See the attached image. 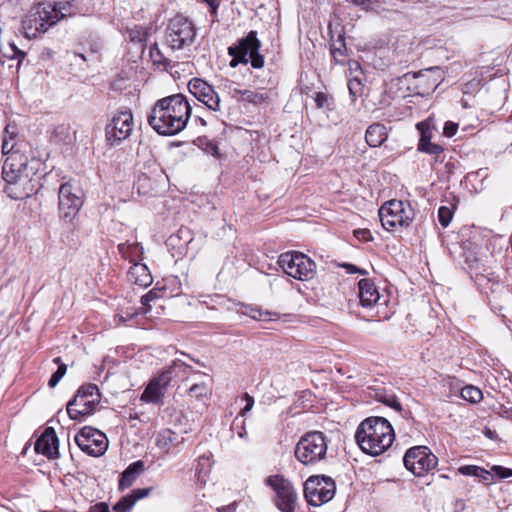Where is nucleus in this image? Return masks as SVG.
Wrapping results in <instances>:
<instances>
[{
    "label": "nucleus",
    "mask_w": 512,
    "mask_h": 512,
    "mask_svg": "<svg viewBox=\"0 0 512 512\" xmlns=\"http://www.w3.org/2000/svg\"><path fill=\"white\" fill-rule=\"evenodd\" d=\"M191 115V106L182 94L159 99L154 104L147 121L160 135L172 136L181 132Z\"/></svg>",
    "instance_id": "obj_1"
},
{
    "label": "nucleus",
    "mask_w": 512,
    "mask_h": 512,
    "mask_svg": "<svg viewBox=\"0 0 512 512\" xmlns=\"http://www.w3.org/2000/svg\"><path fill=\"white\" fill-rule=\"evenodd\" d=\"M355 439L364 453L378 456L392 445L395 433L386 418L368 417L358 426Z\"/></svg>",
    "instance_id": "obj_2"
},
{
    "label": "nucleus",
    "mask_w": 512,
    "mask_h": 512,
    "mask_svg": "<svg viewBox=\"0 0 512 512\" xmlns=\"http://www.w3.org/2000/svg\"><path fill=\"white\" fill-rule=\"evenodd\" d=\"M328 440L321 431H309L297 442L294 454L296 459L305 466H313L324 460L327 455Z\"/></svg>",
    "instance_id": "obj_3"
},
{
    "label": "nucleus",
    "mask_w": 512,
    "mask_h": 512,
    "mask_svg": "<svg viewBox=\"0 0 512 512\" xmlns=\"http://www.w3.org/2000/svg\"><path fill=\"white\" fill-rule=\"evenodd\" d=\"M261 42L256 31H250L246 37L239 39L234 45L228 47V54L232 57L231 67L238 64H247L249 61L254 69L264 66V56L259 53Z\"/></svg>",
    "instance_id": "obj_4"
},
{
    "label": "nucleus",
    "mask_w": 512,
    "mask_h": 512,
    "mask_svg": "<svg viewBox=\"0 0 512 512\" xmlns=\"http://www.w3.org/2000/svg\"><path fill=\"white\" fill-rule=\"evenodd\" d=\"M100 402L101 394L96 384L82 385L67 403V414L72 420H81L83 417L92 415Z\"/></svg>",
    "instance_id": "obj_5"
},
{
    "label": "nucleus",
    "mask_w": 512,
    "mask_h": 512,
    "mask_svg": "<svg viewBox=\"0 0 512 512\" xmlns=\"http://www.w3.org/2000/svg\"><path fill=\"white\" fill-rule=\"evenodd\" d=\"M379 218L384 229L390 231L393 228L408 227L415 212L409 202L401 200H390L379 209Z\"/></svg>",
    "instance_id": "obj_6"
},
{
    "label": "nucleus",
    "mask_w": 512,
    "mask_h": 512,
    "mask_svg": "<svg viewBox=\"0 0 512 512\" xmlns=\"http://www.w3.org/2000/svg\"><path fill=\"white\" fill-rule=\"evenodd\" d=\"M278 263L288 276L300 281H309L316 274L315 262L301 252L283 253Z\"/></svg>",
    "instance_id": "obj_7"
},
{
    "label": "nucleus",
    "mask_w": 512,
    "mask_h": 512,
    "mask_svg": "<svg viewBox=\"0 0 512 512\" xmlns=\"http://www.w3.org/2000/svg\"><path fill=\"white\" fill-rule=\"evenodd\" d=\"M196 36L192 22L183 16H176L169 21L165 32V43L172 50H181L190 46Z\"/></svg>",
    "instance_id": "obj_8"
},
{
    "label": "nucleus",
    "mask_w": 512,
    "mask_h": 512,
    "mask_svg": "<svg viewBox=\"0 0 512 512\" xmlns=\"http://www.w3.org/2000/svg\"><path fill=\"white\" fill-rule=\"evenodd\" d=\"M335 481L325 475L310 476L304 483V496L312 506H321L333 499Z\"/></svg>",
    "instance_id": "obj_9"
},
{
    "label": "nucleus",
    "mask_w": 512,
    "mask_h": 512,
    "mask_svg": "<svg viewBox=\"0 0 512 512\" xmlns=\"http://www.w3.org/2000/svg\"><path fill=\"white\" fill-rule=\"evenodd\" d=\"M59 212L65 222H72L83 204V191L77 183L66 182L59 188Z\"/></svg>",
    "instance_id": "obj_10"
},
{
    "label": "nucleus",
    "mask_w": 512,
    "mask_h": 512,
    "mask_svg": "<svg viewBox=\"0 0 512 512\" xmlns=\"http://www.w3.org/2000/svg\"><path fill=\"white\" fill-rule=\"evenodd\" d=\"M265 483L275 492L274 504L281 512H295L297 493L292 483L282 475H272Z\"/></svg>",
    "instance_id": "obj_11"
},
{
    "label": "nucleus",
    "mask_w": 512,
    "mask_h": 512,
    "mask_svg": "<svg viewBox=\"0 0 512 512\" xmlns=\"http://www.w3.org/2000/svg\"><path fill=\"white\" fill-rule=\"evenodd\" d=\"M3 178L8 183L28 181L35 174L29 166L28 157L20 150L12 151L6 156L2 167Z\"/></svg>",
    "instance_id": "obj_12"
},
{
    "label": "nucleus",
    "mask_w": 512,
    "mask_h": 512,
    "mask_svg": "<svg viewBox=\"0 0 512 512\" xmlns=\"http://www.w3.org/2000/svg\"><path fill=\"white\" fill-rule=\"evenodd\" d=\"M403 462L407 470L421 477L437 466L438 458L427 446H414L406 451Z\"/></svg>",
    "instance_id": "obj_13"
},
{
    "label": "nucleus",
    "mask_w": 512,
    "mask_h": 512,
    "mask_svg": "<svg viewBox=\"0 0 512 512\" xmlns=\"http://www.w3.org/2000/svg\"><path fill=\"white\" fill-rule=\"evenodd\" d=\"M75 442L83 452L94 457L103 455L108 448L106 435L91 426L83 427L76 434Z\"/></svg>",
    "instance_id": "obj_14"
},
{
    "label": "nucleus",
    "mask_w": 512,
    "mask_h": 512,
    "mask_svg": "<svg viewBox=\"0 0 512 512\" xmlns=\"http://www.w3.org/2000/svg\"><path fill=\"white\" fill-rule=\"evenodd\" d=\"M55 23L53 13L43 6H38L22 22L24 36L28 39L35 38L39 33L46 32Z\"/></svg>",
    "instance_id": "obj_15"
},
{
    "label": "nucleus",
    "mask_w": 512,
    "mask_h": 512,
    "mask_svg": "<svg viewBox=\"0 0 512 512\" xmlns=\"http://www.w3.org/2000/svg\"><path fill=\"white\" fill-rule=\"evenodd\" d=\"M133 124L131 110L118 111L105 128L107 141L113 145L126 140L133 130Z\"/></svg>",
    "instance_id": "obj_16"
},
{
    "label": "nucleus",
    "mask_w": 512,
    "mask_h": 512,
    "mask_svg": "<svg viewBox=\"0 0 512 512\" xmlns=\"http://www.w3.org/2000/svg\"><path fill=\"white\" fill-rule=\"evenodd\" d=\"M190 93L208 109L220 111L221 100L213 86L200 78H193L188 83Z\"/></svg>",
    "instance_id": "obj_17"
},
{
    "label": "nucleus",
    "mask_w": 512,
    "mask_h": 512,
    "mask_svg": "<svg viewBox=\"0 0 512 512\" xmlns=\"http://www.w3.org/2000/svg\"><path fill=\"white\" fill-rule=\"evenodd\" d=\"M35 451L49 459L57 458L59 455V441L55 430L47 427L35 442Z\"/></svg>",
    "instance_id": "obj_18"
},
{
    "label": "nucleus",
    "mask_w": 512,
    "mask_h": 512,
    "mask_svg": "<svg viewBox=\"0 0 512 512\" xmlns=\"http://www.w3.org/2000/svg\"><path fill=\"white\" fill-rule=\"evenodd\" d=\"M127 282L130 285L139 286V288H148L152 282L153 277L145 264L135 263L127 272Z\"/></svg>",
    "instance_id": "obj_19"
},
{
    "label": "nucleus",
    "mask_w": 512,
    "mask_h": 512,
    "mask_svg": "<svg viewBox=\"0 0 512 512\" xmlns=\"http://www.w3.org/2000/svg\"><path fill=\"white\" fill-rule=\"evenodd\" d=\"M230 94L237 101L247 102L254 106L262 105L269 100V94L266 91L234 88Z\"/></svg>",
    "instance_id": "obj_20"
},
{
    "label": "nucleus",
    "mask_w": 512,
    "mask_h": 512,
    "mask_svg": "<svg viewBox=\"0 0 512 512\" xmlns=\"http://www.w3.org/2000/svg\"><path fill=\"white\" fill-rule=\"evenodd\" d=\"M165 178L162 171L157 173L155 176H151L147 173H141L136 182L135 186L140 195H148L153 191H156L159 183Z\"/></svg>",
    "instance_id": "obj_21"
},
{
    "label": "nucleus",
    "mask_w": 512,
    "mask_h": 512,
    "mask_svg": "<svg viewBox=\"0 0 512 512\" xmlns=\"http://www.w3.org/2000/svg\"><path fill=\"white\" fill-rule=\"evenodd\" d=\"M145 466L142 460H137L131 463L121 474L119 479V489L125 490L129 488L137 479V477L144 471Z\"/></svg>",
    "instance_id": "obj_22"
},
{
    "label": "nucleus",
    "mask_w": 512,
    "mask_h": 512,
    "mask_svg": "<svg viewBox=\"0 0 512 512\" xmlns=\"http://www.w3.org/2000/svg\"><path fill=\"white\" fill-rule=\"evenodd\" d=\"M387 137L386 127L380 123L371 124L365 134L366 143L373 148L381 146L386 141Z\"/></svg>",
    "instance_id": "obj_23"
},
{
    "label": "nucleus",
    "mask_w": 512,
    "mask_h": 512,
    "mask_svg": "<svg viewBox=\"0 0 512 512\" xmlns=\"http://www.w3.org/2000/svg\"><path fill=\"white\" fill-rule=\"evenodd\" d=\"M179 368L192 369L191 366L177 359L174 360L172 364L168 368L164 369L157 377L153 378V380L157 381L164 390H167L173 377L177 375V369Z\"/></svg>",
    "instance_id": "obj_24"
},
{
    "label": "nucleus",
    "mask_w": 512,
    "mask_h": 512,
    "mask_svg": "<svg viewBox=\"0 0 512 512\" xmlns=\"http://www.w3.org/2000/svg\"><path fill=\"white\" fill-rule=\"evenodd\" d=\"M371 397L376 401L392 408L396 412L400 413L402 411V405L397 396L386 388L373 389V394H371Z\"/></svg>",
    "instance_id": "obj_25"
},
{
    "label": "nucleus",
    "mask_w": 512,
    "mask_h": 512,
    "mask_svg": "<svg viewBox=\"0 0 512 512\" xmlns=\"http://www.w3.org/2000/svg\"><path fill=\"white\" fill-rule=\"evenodd\" d=\"M165 392L166 390L152 379L141 394L140 400L145 403L162 404Z\"/></svg>",
    "instance_id": "obj_26"
},
{
    "label": "nucleus",
    "mask_w": 512,
    "mask_h": 512,
    "mask_svg": "<svg viewBox=\"0 0 512 512\" xmlns=\"http://www.w3.org/2000/svg\"><path fill=\"white\" fill-rule=\"evenodd\" d=\"M357 297L364 308L385 305L388 301L386 297L379 293V290H358Z\"/></svg>",
    "instance_id": "obj_27"
},
{
    "label": "nucleus",
    "mask_w": 512,
    "mask_h": 512,
    "mask_svg": "<svg viewBox=\"0 0 512 512\" xmlns=\"http://www.w3.org/2000/svg\"><path fill=\"white\" fill-rule=\"evenodd\" d=\"M178 443V435L171 429H163L156 435L155 445L166 454L169 452L171 446Z\"/></svg>",
    "instance_id": "obj_28"
},
{
    "label": "nucleus",
    "mask_w": 512,
    "mask_h": 512,
    "mask_svg": "<svg viewBox=\"0 0 512 512\" xmlns=\"http://www.w3.org/2000/svg\"><path fill=\"white\" fill-rule=\"evenodd\" d=\"M51 12L54 15V20L57 21L59 18L75 16L79 10L76 0H72L57 3Z\"/></svg>",
    "instance_id": "obj_29"
},
{
    "label": "nucleus",
    "mask_w": 512,
    "mask_h": 512,
    "mask_svg": "<svg viewBox=\"0 0 512 512\" xmlns=\"http://www.w3.org/2000/svg\"><path fill=\"white\" fill-rule=\"evenodd\" d=\"M458 473L465 476L477 477L483 482H488L491 478L489 471L476 465H463L458 468Z\"/></svg>",
    "instance_id": "obj_30"
},
{
    "label": "nucleus",
    "mask_w": 512,
    "mask_h": 512,
    "mask_svg": "<svg viewBox=\"0 0 512 512\" xmlns=\"http://www.w3.org/2000/svg\"><path fill=\"white\" fill-rule=\"evenodd\" d=\"M15 132L10 131V126L7 125L4 129V135L2 140V153L3 155H8L9 153H12V151L19 150L17 148V143L15 141Z\"/></svg>",
    "instance_id": "obj_31"
},
{
    "label": "nucleus",
    "mask_w": 512,
    "mask_h": 512,
    "mask_svg": "<svg viewBox=\"0 0 512 512\" xmlns=\"http://www.w3.org/2000/svg\"><path fill=\"white\" fill-rule=\"evenodd\" d=\"M240 312L244 315H248L251 318L259 321H266L270 319L271 313L268 311H262L260 308L253 307L251 305H241Z\"/></svg>",
    "instance_id": "obj_32"
},
{
    "label": "nucleus",
    "mask_w": 512,
    "mask_h": 512,
    "mask_svg": "<svg viewBox=\"0 0 512 512\" xmlns=\"http://www.w3.org/2000/svg\"><path fill=\"white\" fill-rule=\"evenodd\" d=\"M461 397L470 403H478L482 400L483 394L478 387L467 385L461 389Z\"/></svg>",
    "instance_id": "obj_33"
},
{
    "label": "nucleus",
    "mask_w": 512,
    "mask_h": 512,
    "mask_svg": "<svg viewBox=\"0 0 512 512\" xmlns=\"http://www.w3.org/2000/svg\"><path fill=\"white\" fill-rule=\"evenodd\" d=\"M118 250L123 257H138L143 253V247L139 243H121L118 245Z\"/></svg>",
    "instance_id": "obj_34"
},
{
    "label": "nucleus",
    "mask_w": 512,
    "mask_h": 512,
    "mask_svg": "<svg viewBox=\"0 0 512 512\" xmlns=\"http://www.w3.org/2000/svg\"><path fill=\"white\" fill-rule=\"evenodd\" d=\"M53 362L58 364L57 370L51 375L48 385L50 388H54L60 380L64 377L67 371V366L61 361L60 357H56Z\"/></svg>",
    "instance_id": "obj_35"
},
{
    "label": "nucleus",
    "mask_w": 512,
    "mask_h": 512,
    "mask_svg": "<svg viewBox=\"0 0 512 512\" xmlns=\"http://www.w3.org/2000/svg\"><path fill=\"white\" fill-rule=\"evenodd\" d=\"M149 54L155 65H161L164 68L170 67V60L164 56L157 43L151 45Z\"/></svg>",
    "instance_id": "obj_36"
},
{
    "label": "nucleus",
    "mask_w": 512,
    "mask_h": 512,
    "mask_svg": "<svg viewBox=\"0 0 512 512\" xmlns=\"http://www.w3.org/2000/svg\"><path fill=\"white\" fill-rule=\"evenodd\" d=\"M230 429L233 433H236L239 438H241V439L247 438L245 417H241L238 414L232 421Z\"/></svg>",
    "instance_id": "obj_37"
},
{
    "label": "nucleus",
    "mask_w": 512,
    "mask_h": 512,
    "mask_svg": "<svg viewBox=\"0 0 512 512\" xmlns=\"http://www.w3.org/2000/svg\"><path fill=\"white\" fill-rule=\"evenodd\" d=\"M210 394V389L206 383H196L189 388V395L196 399H202Z\"/></svg>",
    "instance_id": "obj_38"
},
{
    "label": "nucleus",
    "mask_w": 512,
    "mask_h": 512,
    "mask_svg": "<svg viewBox=\"0 0 512 512\" xmlns=\"http://www.w3.org/2000/svg\"><path fill=\"white\" fill-rule=\"evenodd\" d=\"M418 150L420 152L427 153L429 155H433L436 157V161H438V157L444 152V148L436 143H427V145L424 146V144H418Z\"/></svg>",
    "instance_id": "obj_39"
},
{
    "label": "nucleus",
    "mask_w": 512,
    "mask_h": 512,
    "mask_svg": "<svg viewBox=\"0 0 512 512\" xmlns=\"http://www.w3.org/2000/svg\"><path fill=\"white\" fill-rule=\"evenodd\" d=\"M134 501L129 495L122 497L113 507V512H129L134 506Z\"/></svg>",
    "instance_id": "obj_40"
},
{
    "label": "nucleus",
    "mask_w": 512,
    "mask_h": 512,
    "mask_svg": "<svg viewBox=\"0 0 512 512\" xmlns=\"http://www.w3.org/2000/svg\"><path fill=\"white\" fill-rule=\"evenodd\" d=\"M417 129L420 131V139L418 144H424L427 145V143H432V132L429 128V125L427 122H420L417 124Z\"/></svg>",
    "instance_id": "obj_41"
},
{
    "label": "nucleus",
    "mask_w": 512,
    "mask_h": 512,
    "mask_svg": "<svg viewBox=\"0 0 512 512\" xmlns=\"http://www.w3.org/2000/svg\"><path fill=\"white\" fill-rule=\"evenodd\" d=\"M504 296L503 290H491V294L489 295L488 299L491 304L492 309L496 312L498 311L501 313L505 307L503 305H499L496 301L498 299H502Z\"/></svg>",
    "instance_id": "obj_42"
},
{
    "label": "nucleus",
    "mask_w": 512,
    "mask_h": 512,
    "mask_svg": "<svg viewBox=\"0 0 512 512\" xmlns=\"http://www.w3.org/2000/svg\"><path fill=\"white\" fill-rule=\"evenodd\" d=\"M452 217L453 213L450 208L441 206L438 209V220L443 227H447L450 224Z\"/></svg>",
    "instance_id": "obj_43"
},
{
    "label": "nucleus",
    "mask_w": 512,
    "mask_h": 512,
    "mask_svg": "<svg viewBox=\"0 0 512 512\" xmlns=\"http://www.w3.org/2000/svg\"><path fill=\"white\" fill-rule=\"evenodd\" d=\"M315 104L318 109L327 108L330 109V99L329 96L324 92H317L315 94Z\"/></svg>",
    "instance_id": "obj_44"
},
{
    "label": "nucleus",
    "mask_w": 512,
    "mask_h": 512,
    "mask_svg": "<svg viewBox=\"0 0 512 512\" xmlns=\"http://www.w3.org/2000/svg\"><path fill=\"white\" fill-rule=\"evenodd\" d=\"M348 3H351L355 6H358L362 9L368 10L373 9L375 6L380 4V0H345Z\"/></svg>",
    "instance_id": "obj_45"
},
{
    "label": "nucleus",
    "mask_w": 512,
    "mask_h": 512,
    "mask_svg": "<svg viewBox=\"0 0 512 512\" xmlns=\"http://www.w3.org/2000/svg\"><path fill=\"white\" fill-rule=\"evenodd\" d=\"M9 48L13 52V55H9L6 53H4L3 55L5 57L11 58V59L17 58L18 66H19L21 64V62L23 61V59L25 58L26 53L24 51L20 50L14 42L9 43Z\"/></svg>",
    "instance_id": "obj_46"
},
{
    "label": "nucleus",
    "mask_w": 512,
    "mask_h": 512,
    "mask_svg": "<svg viewBox=\"0 0 512 512\" xmlns=\"http://www.w3.org/2000/svg\"><path fill=\"white\" fill-rule=\"evenodd\" d=\"M242 400L246 402V405L240 410L239 415L241 417H246L247 413L250 412L254 405V398L248 393H244L242 396Z\"/></svg>",
    "instance_id": "obj_47"
},
{
    "label": "nucleus",
    "mask_w": 512,
    "mask_h": 512,
    "mask_svg": "<svg viewBox=\"0 0 512 512\" xmlns=\"http://www.w3.org/2000/svg\"><path fill=\"white\" fill-rule=\"evenodd\" d=\"M158 298L157 294L154 290H149V292L141 297V304L143 313H147L150 310L149 302Z\"/></svg>",
    "instance_id": "obj_48"
},
{
    "label": "nucleus",
    "mask_w": 512,
    "mask_h": 512,
    "mask_svg": "<svg viewBox=\"0 0 512 512\" xmlns=\"http://www.w3.org/2000/svg\"><path fill=\"white\" fill-rule=\"evenodd\" d=\"M151 491V488H137V489H134L131 494H129V496L131 497V499H133L134 501V504L142 499V498H145L149 495Z\"/></svg>",
    "instance_id": "obj_49"
},
{
    "label": "nucleus",
    "mask_w": 512,
    "mask_h": 512,
    "mask_svg": "<svg viewBox=\"0 0 512 512\" xmlns=\"http://www.w3.org/2000/svg\"><path fill=\"white\" fill-rule=\"evenodd\" d=\"M457 130H458V123H455L452 121H447L444 124L443 135L448 138H451L456 134Z\"/></svg>",
    "instance_id": "obj_50"
},
{
    "label": "nucleus",
    "mask_w": 512,
    "mask_h": 512,
    "mask_svg": "<svg viewBox=\"0 0 512 512\" xmlns=\"http://www.w3.org/2000/svg\"><path fill=\"white\" fill-rule=\"evenodd\" d=\"M338 266L346 269V272L348 274H355V273L360 274V275L367 274L366 270L358 268L357 266L350 264V263H341V264H338Z\"/></svg>",
    "instance_id": "obj_51"
},
{
    "label": "nucleus",
    "mask_w": 512,
    "mask_h": 512,
    "mask_svg": "<svg viewBox=\"0 0 512 512\" xmlns=\"http://www.w3.org/2000/svg\"><path fill=\"white\" fill-rule=\"evenodd\" d=\"M492 470L501 479L512 477V469L503 466H493Z\"/></svg>",
    "instance_id": "obj_52"
},
{
    "label": "nucleus",
    "mask_w": 512,
    "mask_h": 512,
    "mask_svg": "<svg viewBox=\"0 0 512 512\" xmlns=\"http://www.w3.org/2000/svg\"><path fill=\"white\" fill-rule=\"evenodd\" d=\"M348 89L352 98L355 99L361 89V82L358 79L350 80L348 82Z\"/></svg>",
    "instance_id": "obj_53"
},
{
    "label": "nucleus",
    "mask_w": 512,
    "mask_h": 512,
    "mask_svg": "<svg viewBox=\"0 0 512 512\" xmlns=\"http://www.w3.org/2000/svg\"><path fill=\"white\" fill-rule=\"evenodd\" d=\"M354 234L360 240L370 241L373 239L371 232L368 229L355 230Z\"/></svg>",
    "instance_id": "obj_54"
},
{
    "label": "nucleus",
    "mask_w": 512,
    "mask_h": 512,
    "mask_svg": "<svg viewBox=\"0 0 512 512\" xmlns=\"http://www.w3.org/2000/svg\"><path fill=\"white\" fill-rule=\"evenodd\" d=\"M88 512H110V509L107 503L99 502L91 506Z\"/></svg>",
    "instance_id": "obj_55"
},
{
    "label": "nucleus",
    "mask_w": 512,
    "mask_h": 512,
    "mask_svg": "<svg viewBox=\"0 0 512 512\" xmlns=\"http://www.w3.org/2000/svg\"><path fill=\"white\" fill-rule=\"evenodd\" d=\"M498 413L501 417L512 420V405L509 407L502 405Z\"/></svg>",
    "instance_id": "obj_56"
},
{
    "label": "nucleus",
    "mask_w": 512,
    "mask_h": 512,
    "mask_svg": "<svg viewBox=\"0 0 512 512\" xmlns=\"http://www.w3.org/2000/svg\"><path fill=\"white\" fill-rule=\"evenodd\" d=\"M207 3L211 9V14H216V11L220 5L221 0H202Z\"/></svg>",
    "instance_id": "obj_57"
},
{
    "label": "nucleus",
    "mask_w": 512,
    "mask_h": 512,
    "mask_svg": "<svg viewBox=\"0 0 512 512\" xmlns=\"http://www.w3.org/2000/svg\"><path fill=\"white\" fill-rule=\"evenodd\" d=\"M372 286V281L367 278H363L358 282V288H372Z\"/></svg>",
    "instance_id": "obj_58"
},
{
    "label": "nucleus",
    "mask_w": 512,
    "mask_h": 512,
    "mask_svg": "<svg viewBox=\"0 0 512 512\" xmlns=\"http://www.w3.org/2000/svg\"><path fill=\"white\" fill-rule=\"evenodd\" d=\"M484 435L491 440H495L497 438V433L487 427L484 429Z\"/></svg>",
    "instance_id": "obj_59"
},
{
    "label": "nucleus",
    "mask_w": 512,
    "mask_h": 512,
    "mask_svg": "<svg viewBox=\"0 0 512 512\" xmlns=\"http://www.w3.org/2000/svg\"><path fill=\"white\" fill-rule=\"evenodd\" d=\"M235 507H236V502H233L227 506H222L220 508H217V511L218 512H228L230 510H235Z\"/></svg>",
    "instance_id": "obj_60"
},
{
    "label": "nucleus",
    "mask_w": 512,
    "mask_h": 512,
    "mask_svg": "<svg viewBox=\"0 0 512 512\" xmlns=\"http://www.w3.org/2000/svg\"><path fill=\"white\" fill-rule=\"evenodd\" d=\"M134 420H139V416H138V414L136 412H130V414H129V421L131 423L130 424L131 427H135V424L132 423V421H134Z\"/></svg>",
    "instance_id": "obj_61"
},
{
    "label": "nucleus",
    "mask_w": 512,
    "mask_h": 512,
    "mask_svg": "<svg viewBox=\"0 0 512 512\" xmlns=\"http://www.w3.org/2000/svg\"><path fill=\"white\" fill-rule=\"evenodd\" d=\"M332 55L337 60L338 55L339 56H343L344 54H343L341 49H333L332 50Z\"/></svg>",
    "instance_id": "obj_62"
},
{
    "label": "nucleus",
    "mask_w": 512,
    "mask_h": 512,
    "mask_svg": "<svg viewBox=\"0 0 512 512\" xmlns=\"http://www.w3.org/2000/svg\"><path fill=\"white\" fill-rule=\"evenodd\" d=\"M507 296L509 297L510 300H512V293H507Z\"/></svg>",
    "instance_id": "obj_63"
},
{
    "label": "nucleus",
    "mask_w": 512,
    "mask_h": 512,
    "mask_svg": "<svg viewBox=\"0 0 512 512\" xmlns=\"http://www.w3.org/2000/svg\"><path fill=\"white\" fill-rule=\"evenodd\" d=\"M200 121H201L202 125L206 124V122L203 119H200Z\"/></svg>",
    "instance_id": "obj_64"
}]
</instances>
